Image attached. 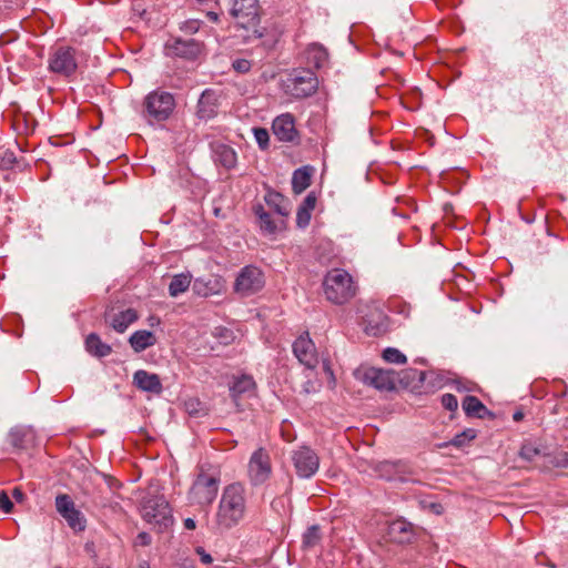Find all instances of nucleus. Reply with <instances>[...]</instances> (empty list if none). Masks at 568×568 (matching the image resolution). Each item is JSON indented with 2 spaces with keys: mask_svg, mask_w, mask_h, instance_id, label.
I'll use <instances>...</instances> for the list:
<instances>
[{
  "mask_svg": "<svg viewBox=\"0 0 568 568\" xmlns=\"http://www.w3.org/2000/svg\"><path fill=\"white\" fill-rule=\"evenodd\" d=\"M292 462L296 474L301 478L312 477L320 467V458L317 454L310 447H300L292 454Z\"/></svg>",
  "mask_w": 568,
  "mask_h": 568,
  "instance_id": "12",
  "label": "nucleus"
},
{
  "mask_svg": "<svg viewBox=\"0 0 568 568\" xmlns=\"http://www.w3.org/2000/svg\"><path fill=\"white\" fill-rule=\"evenodd\" d=\"M212 151L215 163L227 170L235 168L237 156L236 152L230 145L223 143H214L212 145Z\"/></svg>",
  "mask_w": 568,
  "mask_h": 568,
  "instance_id": "19",
  "label": "nucleus"
},
{
  "mask_svg": "<svg viewBox=\"0 0 568 568\" xmlns=\"http://www.w3.org/2000/svg\"><path fill=\"white\" fill-rule=\"evenodd\" d=\"M266 204L273 209L278 215L287 216L290 214V207L287 200L277 192H268L265 195Z\"/></svg>",
  "mask_w": 568,
  "mask_h": 568,
  "instance_id": "26",
  "label": "nucleus"
},
{
  "mask_svg": "<svg viewBox=\"0 0 568 568\" xmlns=\"http://www.w3.org/2000/svg\"><path fill=\"white\" fill-rule=\"evenodd\" d=\"M216 95L212 90H205L197 103V115L200 119L209 120L217 112Z\"/></svg>",
  "mask_w": 568,
  "mask_h": 568,
  "instance_id": "20",
  "label": "nucleus"
},
{
  "mask_svg": "<svg viewBox=\"0 0 568 568\" xmlns=\"http://www.w3.org/2000/svg\"><path fill=\"white\" fill-rule=\"evenodd\" d=\"M311 221V211L298 207L296 214V222L300 227H305Z\"/></svg>",
  "mask_w": 568,
  "mask_h": 568,
  "instance_id": "40",
  "label": "nucleus"
},
{
  "mask_svg": "<svg viewBox=\"0 0 568 568\" xmlns=\"http://www.w3.org/2000/svg\"><path fill=\"white\" fill-rule=\"evenodd\" d=\"M175 106L174 97L165 91H153L144 99V116L149 122L169 119Z\"/></svg>",
  "mask_w": 568,
  "mask_h": 568,
  "instance_id": "4",
  "label": "nucleus"
},
{
  "mask_svg": "<svg viewBox=\"0 0 568 568\" xmlns=\"http://www.w3.org/2000/svg\"><path fill=\"white\" fill-rule=\"evenodd\" d=\"M12 497L21 503L24 498V494L20 488H14L12 491Z\"/></svg>",
  "mask_w": 568,
  "mask_h": 568,
  "instance_id": "48",
  "label": "nucleus"
},
{
  "mask_svg": "<svg viewBox=\"0 0 568 568\" xmlns=\"http://www.w3.org/2000/svg\"><path fill=\"white\" fill-rule=\"evenodd\" d=\"M54 568H62V567H60V566H57V567H54Z\"/></svg>",
  "mask_w": 568,
  "mask_h": 568,
  "instance_id": "58",
  "label": "nucleus"
},
{
  "mask_svg": "<svg viewBox=\"0 0 568 568\" xmlns=\"http://www.w3.org/2000/svg\"><path fill=\"white\" fill-rule=\"evenodd\" d=\"M201 27V21L197 19H190L185 21L181 29L187 33H195Z\"/></svg>",
  "mask_w": 568,
  "mask_h": 568,
  "instance_id": "41",
  "label": "nucleus"
},
{
  "mask_svg": "<svg viewBox=\"0 0 568 568\" xmlns=\"http://www.w3.org/2000/svg\"><path fill=\"white\" fill-rule=\"evenodd\" d=\"M462 405L467 416L483 417L481 413L487 412L485 405L476 396H466Z\"/></svg>",
  "mask_w": 568,
  "mask_h": 568,
  "instance_id": "30",
  "label": "nucleus"
},
{
  "mask_svg": "<svg viewBox=\"0 0 568 568\" xmlns=\"http://www.w3.org/2000/svg\"><path fill=\"white\" fill-rule=\"evenodd\" d=\"M85 348L91 355L97 357H105L112 352L111 346L103 343L100 336L95 333L88 335L85 339Z\"/></svg>",
  "mask_w": 568,
  "mask_h": 568,
  "instance_id": "23",
  "label": "nucleus"
},
{
  "mask_svg": "<svg viewBox=\"0 0 568 568\" xmlns=\"http://www.w3.org/2000/svg\"><path fill=\"white\" fill-rule=\"evenodd\" d=\"M2 161L6 162V164H12L14 159L12 154H9L8 159L4 158Z\"/></svg>",
  "mask_w": 568,
  "mask_h": 568,
  "instance_id": "54",
  "label": "nucleus"
},
{
  "mask_svg": "<svg viewBox=\"0 0 568 568\" xmlns=\"http://www.w3.org/2000/svg\"><path fill=\"white\" fill-rule=\"evenodd\" d=\"M442 405H443L446 409H448V410H450V412H454V410H456V409H457V407H458V400H457L456 396H455V395H453V394H444V395L442 396Z\"/></svg>",
  "mask_w": 568,
  "mask_h": 568,
  "instance_id": "38",
  "label": "nucleus"
},
{
  "mask_svg": "<svg viewBox=\"0 0 568 568\" xmlns=\"http://www.w3.org/2000/svg\"><path fill=\"white\" fill-rule=\"evenodd\" d=\"M246 514V490L243 484L232 483L224 487L215 515L216 525L231 529L239 525Z\"/></svg>",
  "mask_w": 568,
  "mask_h": 568,
  "instance_id": "1",
  "label": "nucleus"
},
{
  "mask_svg": "<svg viewBox=\"0 0 568 568\" xmlns=\"http://www.w3.org/2000/svg\"><path fill=\"white\" fill-rule=\"evenodd\" d=\"M138 318V312L133 308H128L113 315L110 320V326L118 333H124Z\"/></svg>",
  "mask_w": 568,
  "mask_h": 568,
  "instance_id": "21",
  "label": "nucleus"
},
{
  "mask_svg": "<svg viewBox=\"0 0 568 568\" xmlns=\"http://www.w3.org/2000/svg\"><path fill=\"white\" fill-rule=\"evenodd\" d=\"M386 535L388 539L396 544H410L415 538L414 527L405 519H396L392 521Z\"/></svg>",
  "mask_w": 568,
  "mask_h": 568,
  "instance_id": "15",
  "label": "nucleus"
},
{
  "mask_svg": "<svg viewBox=\"0 0 568 568\" xmlns=\"http://www.w3.org/2000/svg\"><path fill=\"white\" fill-rule=\"evenodd\" d=\"M272 471L270 453L263 447L253 452L247 464V477L250 483L253 486H260L270 479Z\"/></svg>",
  "mask_w": 568,
  "mask_h": 568,
  "instance_id": "8",
  "label": "nucleus"
},
{
  "mask_svg": "<svg viewBox=\"0 0 568 568\" xmlns=\"http://www.w3.org/2000/svg\"><path fill=\"white\" fill-rule=\"evenodd\" d=\"M136 568H150V566L146 561H141Z\"/></svg>",
  "mask_w": 568,
  "mask_h": 568,
  "instance_id": "55",
  "label": "nucleus"
},
{
  "mask_svg": "<svg viewBox=\"0 0 568 568\" xmlns=\"http://www.w3.org/2000/svg\"><path fill=\"white\" fill-rule=\"evenodd\" d=\"M321 540V531L317 525L311 526L303 536V544L305 547H314Z\"/></svg>",
  "mask_w": 568,
  "mask_h": 568,
  "instance_id": "34",
  "label": "nucleus"
},
{
  "mask_svg": "<svg viewBox=\"0 0 568 568\" xmlns=\"http://www.w3.org/2000/svg\"><path fill=\"white\" fill-rule=\"evenodd\" d=\"M312 168L304 166L294 171L292 176V189L296 194L304 192L311 184Z\"/></svg>",
  "mask_w": 568,
  "mask_h": 568,
  "instance_id": "24",
  "label": "nucleus"
},
{
  "mask_svg": "<svg viewBox=\"0 0 568 568\" xmlns=\"http://www.w3.org/2000/svg\"><path fill=\"white\" fill-rule=\"evenodd\" d=\"M433 507L435 508L436 513H439V510H438V508L440 507L439 505H433Z\"/></svg>",
  "mask_w": 568,
  "mask_h": 568,
  "instance_id": "57",
  "label": "nucleus"
},
{
  "mask_svg": "<svg viewBox=\"0 0 568 568\" xmlns=\"http://www.w3.org/2000/svg\"><path fill=\"white\" fill-rule=\"evenodd\" d=\"M383 358L392 364H405L407 361L406 356L400 351L394 347H388L384 349Z\"/></svg>",
  "mask_w": 568,
  "mask_h": 568,
  "instance_id": "35",
  "label": "nucleus"
},
{
  "mask_svg": "<svg viewBox=\"0 0 568 568\" xmlns=\"http://www.w3.org/2000/svg\"><path fill=\"white\" fill-rule=\"evenodd\" d=\"M293 353L298 362L307 368L315 367L317 363L315 345L308 335H301L294 342Z\"/></svg>",
  "mask_w": 568,
  "mask_h": 568,
  "instance_id": "14",
  "label": "nucleus"
},
{
  "mask_svg": "<svg viewBox=\"0 0 568 568\" xmlns=\"http://www.w3.org/2000/svg\"><path fill=\"white\" fill-rule=\"evenodd\" d=\"M9 444L16 449H26L32 439V433L23 428H13L9 433Z\"/></svg>",
  "mask_w": 568,
  "mask_h": 568,
  "instance_id": "27",
  "label": "nucleus"
},
{
  "mask_svg": "<svg viewBox=\"0 0 568 568\" xmlns=\"http://www.w3.org/2000/svg\"><path fill=\"white\" fill-rule=\"evenodd\" d=\"M191 285V276L189 274H178L174 275L169 285V293L172 297H176L180 294L187 291Z\"/></svg>",
  "mask_w": 568,
  "mask_h": 568,
  "instance_id": "29",
  "label": "nucleus"
},
{
  "mask_svg": "<svg viewBox=\"0 0 568 568\" xmlns=\"http://www.w3.org/2000/svg\"><path fill=\"white\" fill-rule=\"evenodd\" d=\"M255 387L254 379L248 375H242L236 377L233 384L230 386V392L232 397L236 398L237 396L248 393L253 390Z\"/></svg>",
  "mask_w": 568,
  "mask_h": 568,
  "instance_id": "28",
  "label": "nucleus"
},
{
  "mask_svg": "<svg viewBox=\"0 0 568 568\" xmlns=\"http://www.w3.org/2000/svg\"><path fill=\"white\" fill-rule=\"evenodd\" d=\"M140 546H149L151 544V536L148 532H140L136 536V541Z\"/></svg>",
  "mask_w": 568,
  "mask_h": 568,
  "instance_id": "46",
  "label": "nucleus"
},
{
  "mask_svg": "<svg viewBox=\"0 0 568 568\" xmlns=\"http://www.w3.org/2000/svg\"><path fill=\"white\" fill-rule=\"evenodd\" d=\"M323 288L326 300L336 305L347 303L357 292L352 275L343 268L328 271L323 281Z\"/></svg>",
  "mask_w": 568,
  "mask_h": 568,
  "instance_id": "2",
  "label": "nucleus"
},
{
  "mask_svg": "<svg viewBox=\"0 0 568 568\" xmlns=\"http://www.w3.org/2000/svg\"><path fill=\"white\" fill-rule=\"evenodd\" d=\"M231 16L237 24L246 30H252L255 39L264 36L265 29L260 28V6L257 0H233Z\"/></svg>",
  "mask_w": 568,
  "mask_h": 568,
  "instance_id": "3",
  "label": "nucleus"
},
{
  "mask_svg": "<svg viewBox=\"0 0 568 568\" xmlns=\"http://www.w3.org/2000/svg\"><path fill=\"white\" fill-rule=\"evenodd\" d=\"M477 436V432L473 428H467L462 433L454 436V438L449 442V445H453L457 448H462L467 446L471 440H474Z\"/></svg>",
  "mask_w": 568,
  "mask_h": 568,
  "instance_id": "32",
  "label": "nucleus"
},
{
  "mask_svg": "<svg viewBox=\"0 0 568 568\" xmlns=\"http://www.w3.org/2000/svg\"><path fill=\"white\" fill-rule=\"evenodd\" d=\"M129 343L134 352L140 353L146 349L148 347L153 346L156 343L155 335L145 329L134 332L130 338Z\"/></svg>",
  "mask_w": 568,
  "mask_h": 568,
  "instance_id": "22",
  "label": "nucleus"
},
{
  "mask_svg": "<svg viewBox=\"0 0 568 568\" xmlns=\"http://www.w3.org/2000/svg\"><path fill=\"white\" fill-rule=\"evenodd\" d=\"M70 528L74 531H82L85 528V519L82 514L75 508L74 510L62 516Z\"/></svg>",
  "mask_w": 568,
  "mask_h": 568,
  "instance_id": "31",
  "label": "nucleus"
},
{
  "mask_svg": "<svg viewBox=\"0 0 568 568\" xmlns=\"http://www.w3.org/2000/svg\"><path fill=\"white\" fill-rule=\"evenodd\" d=\"M514 420L519 422L524 418V414L521 412H516L513 416Z\"/></svg>",
  "mask_w": 568,
  "mask_h": 568,
  "instance_id": "53",
  "label": "nucleus"
},
{
  "mask_svg": "<svg viewBox=\"0 0 568 568\" xmlns=\"http://www.w3.org/2000/svg\"><path fill=\"white\" fill-rule=\"evenodd\" d=\"M57 511L63 516L75 509L72 498L67 494H61L55 497Z\"/></svg>",
  "mask_w": 568,
  "mask_h": 568,
  "instance_id": "33",
  "label": "nucleus"
},
{
  "mask_svg": "<svg viewBox=\"0 0 568 568\" xmlns=\"http://www.w3.org/2000/svg\"><path fill=\"white\" fill-rule=\"evenodd\" d=\"M541 455V449L531 443L523 444L519 456L527 460L532 462L537 456Z\"/></svg>",
  "mask_w": 568,
  "mask_h": 568,
  "instance_id": "36",
  "label": "nucleus"
},
{
  "mask_svg": "<svg viewBox=\"0 0 568 568\" xmlns=\"http://www.w3.org/2000/svg\"><path fill=\"white\" fill-rule=\"evenodd\" d=\"M193 292L203 297L220 295L226 290V282L221 275H209L195 278L192 285Z\"/></svg>",
  "mask_w": 568,
  "mask_h": 568,
  "instance_id": "13",
  "label": "nucleus"
},
{
  "mask_svg": "<svg viewBox=\"0 0 568 568\" xmlns=\"http://www.w3.org/2000/svg\"><path fill=\"white\" fill-rule=\"evenodd\" d=\"M232 67L237 73H246L251 70L252 63L246 59H236L232 62Z\"/></svg>",
  "mask_w": 568,
  "mask_h": 568,
  "instance_id": "39",
  "label": "nucleus"
},
{
  "mask_svg": "<svg viewBox=\"0 0 568 568\" xmlns=\"http://www.w3.org/2000/svg\"><path fill=\"white\" fill-rule=\"evenodd\" d=\"M74 49L71 47L57 48L49 58V70L64 77L73 74L77 70Z\"/></svg>",
  "mask_w": 568,
  "mask_h": 568,
  "instance_id": "11",
  "label": "nucleus"
},
{
  "mask_svg": "<svg viewBox=\"0 0 568 568\" xmlns=\"http://www.w3.org/2000/svg\"><path fill=\"white\" fill-rule=\"evenodd\" d=\"M184 527L189 530H193L196 527L195 520L192 518H186L184 520Z\"/></svg>",
  "mask_w": 568,
  "mask_h": 568,
  "instance_id": "50",
  "label": "nucleus"
},
{
  "mask_svg": "<svg viewBox=\"0 0 568 568\" xmlns=\"http://www.w3.org/2000/svg\"><path fill=\"white\" fill-rule=\"evenodd\" d=\"M149 323H150L151 326L159 325L160 324V318L156 317V316H150Z\"/></svg>",
  "mask_w": 568,
  "mask_h": 568,
  "instance_id": "51",
  "label": "nucleus"
},
{
  "mask_svg": "<svg viewBox=\"0 0 568 568\" xmlns=\"http://www.w3.org/2000/svg\"><path fill=\"white\" fill-rule=\"evenodd\" d=\"M265 285L263 272L254 265L244 266L237 274L233 290L242 297L260 292Z\"/></svg>",
  "mask_w": 568,
  "mask_h": 568,
  "instance_id": "7",
  "label": "nucleus"
},
{
  "mask_svg": "<svg viewBox=\"0 0 568 568\" xmlns=\"http://www.w3.org/2000/svg\"><path fill=\"white\" fill-rule=\"evenodd\" d=\"M275 136L285 142H292L297 135L293 115L286 113L275 118L272 124Z\"/></svg>",
  "mask_w": 568,
  "mask_h": 568,
  "instance_id": "17",
  "label": "nucleus"
},
{
  "mask_svg": "<svg viewBox=\"0 0 568 568\" xmlns=\"http://www.w3.org/2000/svg\"><path fill=\"white\" fill-rule=\"evenodd\" d=\"M560 396H567L568 397V387L560 394Z\"/></svg>",
  "mask_w": 568,
  "mask_h": 568,
  "instance_id": "56",
  "label": "nucleus"
},
{
  "mask_svg": "<svg viewBox=\"0 0 568 568\" xmlns=\"http://www.w3.org/2000/svg\"><path fill=\"white\" fill-rule=\"evenodd\" d=\"M255 140L261 149H266L268 146L270 134L266 129L263 128H254L253 129Z\"/></svg>",
  "mask_w": 568,
  "mask_h": 568,
  "instance_id": "37",
  "label": "nucleus"
},
{
  "mask_svg": "<svg viewBox=\"0 0 568 568\" xmlns=\"http://www.w3.org/2000/svg\"><path fill=\"white\" fill-rule=\"evenodd\" d=\"M318 87V80L315 73L311 70H295L290 79L287 88L291 94L295 98H305L313 94Z\"/></svg>",
  "mask_w": 568,
  "mask_h": 568,
  "instance_id": "10",
  "label": "nucleus"
},
{
  "mask_svg": "<svg viewBox=\"0 0 568 568\" xmlns=\"http://www.w3.org/2000/svg\"><path fill=\"white\" fill-rule=\"evenodd\" d=\"M254 213L258 219V225L263 233L271 235L277 232L278 223L272 219L271 214L264 210L263 205H256Z\"/></svg>",
  "mask_w": 568,
  "mask_h": 568,
  "instance_id": "25",
  "label": "nucleus"
},
{
  "mask_svg": "<svg viewBox=\"0 0 568 568\" xmlns=\"http://www.w3.org/2000/svg\"><path fill=\"white\" fill-rule=\"evenodd\" d=\"M323 369H324V372L327 374L329 382H331V383H335L334 373H333V371H332V368H331V366H329L328 362H324V363H323Z\"/></svg>",
  "mask_w": 568,
  "mask_h": 568,
  "instance_id": "47",
  "label": "nucleus"
},
{
  "mask_svg": "<svg viewBox=\"0 0 568 568\" xmlns=\"http://www.w3.org/2000/svg\"><path fill=\"white\" fill-rule=\"evenodd\" d=\"M312 53H314L315 65L320 68L327 59V53L322 48H313Z\"/></svg>",
  "mask_w": 568,
  "mask_h": 568,
  "instance_id": "43",
  "label": "nucleus"
},
{
  "mask_svg": "<svg viewBox=\"0 0 568 568\" xmlns=\"http://www.w3.org/2000/svg\"><path fill=\"white\" fill-rule=\"evenodd\" d=\"M195 551L200 556V559L203 564L209 565L213 561L212 556L207 554L203 547H196Z\"/></svg>",
  "mask_w": 568,
  "mask_h": 568,
  "instance_id": "45",
  "label": "nucleus"
},
{
  "mask_svg": "<svg viewBox=\"0 0 568 568\" xmlns=\"http://www.w3.org/2000/svg\"><path fill=\"white\" fill-rule=\"evenodd\" d=\"M315 205H316V196L313 193H310L304 199V201L300 207L312 212L315 209Z\"/></svg>",
  "mask_w": 568,
  "mask_h": 568,
  "instance_id": "44",
  "label": "nucleus"
},
{
  "mask_svg": "<svg viewBox=\"0 0 568 568\" xmlns=\"http://www.w3.org/2000/svg\"><path fill=\"white\" fill-rule=\"evenodd\" d=\"M133 383L138 388L144 392H151L155 394H160L162 392V384L159 376L143 369L136 371L134 373Z\"/></svg>",
  "mask_w": 568,
  "mask_h": 568,
  "instance_id": "18",
  "label": "nucleus"
},
{
  "mask_svg": "<svg viewBox=\"0 0 568 568\" xmlns=\"http://www.w3.org/2000/svg\"><path fill=\"white\" fill-rule=\"evenodd\" d=\"M355 377L379 390H392L395 388V373L390 369L361 367L355 371Z\"/></svg>",
  "mask_w": 568,
  "mask_h": 568,
  "instance_id": "9",
  "label": "nucleus"
},
{
  "mask_svg": "<svg viewBox=\"0 0 568 568\" xmlns=\"http://www.w3.org/2000/svg\"><path fill=\"white\" fill-rule=\"evenodd\" d=\"M219 484L216 476L201 470L189 491V500L201 506L212 504L217 495Z\"/></svg>",
  "mask_w": 568,
  "mask_h": 568,
  "instance_id": "5",
  "label": "nucleus"
},
{
  "mask_svg": "<svg viewBox=\"0 0 568 568\" xmlns=\"http://www.w3.org/2000/svg\"><path fill=\"white\" fill-rule=\"evenodd\" d=\"M169 54L181 57L184 59H195L202 50L201 43L194 39H175L171 44L166 45Z\"/></svg>",
  "mask_w": 568,
  "mask_h": 568,
  "instance_id": "16",
  "label": "nucleus"
},
{
  "mask_svg": "<svg viewBox=\"0 0 568 568\" xmlns=\"http://www.w3.org/2000/svg\"><path fill=\"white\" fill-rule=\"evenodd\" d=\"M209 17L210 20H212L213 22H216L219 20V16L217 13L213 12V11H210L207 12L206 14Z\"/></svg>",
  "mask_w": 568,
  "mask_h": 568,
  "instance_id": "52",
  "label": "nucleus"
},
{
  "mask_svg": "<svg viewBox=\"0 0 568 568\" xmlns=\"http://www.w3.org/2000/svg\"><path fill=\"white\" fill-rule=\"evenodd\" d=\"M13 508V504L6 491L0 493V510L3 513H10Z\"/></svg>",
  "mask_w": 568,
  "mask_h": 568,
  "instance_id": "42",
  "label": "nucleus"
},
{
  "mask_svg": "<svg viewBox=\"0 0 568 568\" xmlns=\"http://www.w3.org/2000/svg\"><path fill=\"white\" fill-rule=\"evenodd\" d=\"M197 404H199V402L193 400V399H191V400L186 402V403H185L186 410H187L190 414H195V413H196V410H195V405H197Z\"/></svg>",
  "mask_w": 568,
  "mask_h": 568,
  "instance_id": "49",
  "label": "nucleus"
},
{
  "mask_svg": "<svg viewBox=\"0 0 568 568\" xmlns=\"http://www.w3.org/2000/svg\"><path fill=\"white\" fill-rule=\"evenodd\" d=\"M142 517L160 529L168 528L173 523L169 503L164 497H149L142 504Z\"/></svg>",
  "mask_w": 568,
  "mask_h": 568,
  "instance_id": "6",
  "label": "nucleus"
}]
</instances>
